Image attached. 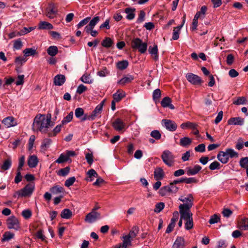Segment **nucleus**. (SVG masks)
<instances>
[{"label":"nucleus","instance_id":"obj_8","mask_svg":"<svg viewBox=\"0 0 248 248\" xmlns=\"http://www.w3.org/2000/svg\"><path fill=\"white\" fill-rule=\"evenodd\" d=\"M58 13L56 4L53 2L49 3L46 9V16L50 19H53Z\"/></svg>","mask_w":248,"mask_h":248},{"label":"nucleus","instance_id":"obj_24","mask_svg":"<svg viewBox=\"0 0 248 248\" xmlns=\"http://www.w3.org/2000/svg\"><path fill=\"white\" fill-rule=\"evenodd\" d=\"M38 29L40 30H51L53 29V26L48 22L40 21L38 24Z\"/></svg>","mask_w":248,"mask_h":248},{"label":"nucleus","instance_id":"obj_35","mask_svg":"<svg viewBox=\"0 0 248 248\" xmlns=\"http://www.w3.org/2000/svg\"><path fill=\"white\" fill-rule=\"evenodd\" d=\"M197 125L196 124L191 123L190 122H187L183 123L181 124L180 127L182 129L190 128L193 130L196 129Z\"/></svg>","mask_w":248,"mask_h":248},{"label":"nucleus","instance_id":"obj_57","mask_svg":"<svg viewBox=\"0 0 248 248\" xmlns=\"http://www.w3.org/2000/svg\"><path fill=\"white\" fill-rule=\"evenodd\" d=\"M75 181L76 178L75 177L73 176L70 177L65 181L64 185L67 187H69L70 186L73 185Z\"/></svg>","mask_w":248,"mask_h":248},{"label":"nucleus","instance_id":"obj_59","mask_svg":"<svg viewBox=\"0 0 248 248\" xmlns=\"http://www.w3.org/2000/svg\"><path fill=\"white\" fill-rule=\"evenodd\" d=\"M34 29H35V27H29V28L24 27V28H23V29L22 30H21L20 31L19 34L20 35H23L26 34L31 32V31L33 30Z\"/></svg>","mask_w":248,"mask_h":248},{"label":"nucleus","instance_id":"obj_48","mask_svg":"<svg viewBox=\"0 0 248 248\" xmlns=\"http://www.w3.org/2000/svg\"><path fill=\"white\" fill-rule=\"evenodd\" d=\"M81 81L85 83L91 84L93 82V79H91L90 75L84 74L80 78Z\"/></svg>","mask_w":248,"mask_h":248},{"label":"nucleus","instance_id":"obj_7","mask_svg":"<svg viewBox=\"0 0 248 248\" xmlns=\"http://www.w3.org/2000/svg\"><path fill=\"white\" fill-rule=\"evenodd\" d=\"M35 188V185L33 183H29L23 188L20 190L21 197H30L33 193Z\"/></svg>","mask_w":248,"mask_h":248},{"label":"nucleus","instance_id":"obj_15","mask_svg":"<svg viewBox=\"0 0 248 248\" xmlns=\"http://www.w3.org/2000/svg\"><path fill=\"white\" fill-rule=\"evenodd\" d=\"M124 123L120 118H117L112 123V126L118 131L122 130L125 127Z\"/></svg>","mask_w":248,"mask_h":248},{"label":"nucleus","instance_id":"obj_38","mask_svg":"<svg viewBox=\"0 0 248 248\" xmlns=\"http://www.w3.org/2000/svg\"><path fill=\"white\" fill-rule=\"evenodd\" d=\"M128 65V62L126 60L120 61L117 63V68L121 70L126 69Z\"/></svg>","mask_w":248,"mask_h":248},{"label":"nucleus","instance_id":"obj_2","mask_svg":"<svg viewBox=\"0 0 248 248\" xmlns=\"http://www.w3.org/2000/svg\"><path fill=\"white\" fill-rule=\"evenodd\" d=\"M179 208L181 218L186 221L185 224V229L187 230L191 229L193 227L192 214L190 210L191 203L180 204Z\"/></svg>","mask_w":248,"mask_h":248},{"label":"nucleus","instance_id":"obj_45","mask_svg":"<svg viewBox=\"0 0 248 248\" xmlns=\"http://www.w3.org/2000/svg\"><path fill=\"white\" fill-rule=\"evenodd\" d=\"M239 165L242 168L246 169L248 168V157L241 158L239 161Z\"/></svg>","mask_w":248,"mask_h":248},{"label":"nucleus","instance_id":"obj_37","mask_svg":"<svg viewBox=\"0 0 248 248\" xmlns=\"http://www.w3.org/2000/svg\"><path fill=\"white\" fill-rule=\"evenodd\" d=\"M139 227L137 226H134L130 231L129 234H127V235L129 236L130 238L133 239L137 236V234L139 232Z\"/></svg>","mask_w":248,"mask_h":248},{"label":"nucleus","instance_id":"obj_6","mask_svg":"<svg viewBox=\"0 0 248 248\" xmlns=\"http://www.w3.org/2000/svg\"><path fill=\"white\" fill-rule=\"evenodd\" d=\"M6 224L9 229L18 230L20 229V224L18 219L15 216L9 217L6 220Z\"/></svg>","mask_w":248,"mask_h":248},{"label":"nucleus","instance_id":"obj_9","mask_svg":"<svg viewBox=\"0 0 248 248\" xmlns=\"http://www.w3.org/2000/svg\"><path fill=\"white\" fill-rule=\"evenodd\" d=\"M186 77L187 80L193 85H200L203 82L199 76L191 73H187Z\"/></svg>","mask_w":248,"mask_h":248},{"label":"nucleus","instance_id":"obj_33","mask_svg":"<svg viewBox=\"0 0 248 248\" xmlns=\"http://www.w3.org/2000/svg\"><path fill=\"white\" fill-rule=\"evenodd\" d=\"M179 200H180V201H181L183 202H185L183 204H189V203H191V207L193 206V198L191 194H189L188 195V197H186V198L183 197L181 196V197H180L179 198Z\"/></svg>","mask_w":248,"mask_h":248},{"label":"nucleus","instance_id":"obj_50","mask_svg":"<svg viewBox=\"0 0 248 248\" xmlns=\"http://www.w3.org/2000/svg\"><path fill=\"white\" fill-rule=\"evenodd\" d=\"M164 206L165 204L163 202H160L157 203L155 206L154 212L155 213H159L164 209Z\"/></svg>","mask_w":248,"mask_h":248},{"label":"nucleus","instance_id":"obj_27","mask_svg":"<svg viewBox=\"0 0 248 248\" xmlns=\"http://www.w3.org/2000/svg\"><path fill=\"white\" fill-rule=\"evenodd\" d=\"M136 9L132 8H126L124 10V12L127 14L126 18L128 20H132L134 18L135 14L134 13Z\"/></svg>","mask_w":248,"mask_h":248},{"label":"nucleus","instance_id":"obj_51","mask_svg":"<svg viewBox=\"0 0 248 248\" xmlns=\"http://www.w3.org/2000/svg\"><path fill=\"white\" fill-rule=\"evenodd\" d=\"M73 116V113L72 111H71L66 117H65L63 120L62 122V124H64L70 122Z\"/></svg>","mask_w":248,"mask_h":248},{"label":"nucleus","instance_id":"obj_60","mask_svg":"<svg viewBox=\"0 0 248 248\" xmlns=\"http://www.w3.org/2000/svg\"><path fill=\"white\" fill-rule=\"evenodd\" d=\"M244 147V141L242 138H239L237 142L236 143L235 148L238 150H241Z\"/></svg>","mask_w":248,"mask_h":248},{"label":"nucleus","instance_id":"obj_14","mask_svg":"<svg viewBox=\"0 0 248 248\" xmlns=\"http://www.w3.org/2000/svg\"><path fill=\"white\" fill-rule=\"evenodd\" d=\"M186 246V243L182 237H177L174 242L172 248H185Z\"/></svg>","mask_w":248,"mask_h":248},{"label":"nucleus","instance_id":"obj_26","mask_svg":"<svg viewBox=\"0 0 248 248\" xmlns=\"http://www.w3.org/2000/svg\"><path fill=\"white\" fill-rule=\"evenodd\" d=\"M113 40L109 37L105 38V39L101 42V45L103 47L106 48L111 47L113 46Z\"/></svg>","mask_w":248,"mask_h":248},{"label":"nucleus","instance_id":"obj_5","mask_svg":"<svg viewBox=\"0 0 248 248\" xmlns=\"http://www.w3.org/2000/svg\"><path fill=\"white\" fill-rule=\"evenodd\" d=\"M161 157L163 162L168 166L171 167L173 165L175 156L170 151H164L161 155Z\"/></svg>","mask_w":248,"mask_h":248},{"label":"nucleus","instance_id":"obj_54","mask_svg":"<svg viewBox=\"0 0 248 248\" xmlns=\"http://www.w3.org/2000/svg\"><path fill=\"white\" fill-rule=\"evenodd\" d=\"M27 60L23 57H17L15 59V63L17 65H22Z\"/></svg>","mask_w":248,"mask_h":248},{"label":"nucleus","instance_id":"obj_3","mask_svg":"<svg viewBox=\"0 0 248 248\" xmlns=\"http://www.w3.org/2000/svg\"><path fill=\"white\" fill-rule=\"evenodd\" d=\"M238 156V154L235 152L233 149L232 148H227L225 151L219 152L217 158L223 164L227 163L228 161L229 157H237Z\"/></svg>","mask_w":248,"mask_h":248},{"label":"nucleus","instance_id":"obj_62","mask_svg":"<svg viewBox=\"0 0 248 248\" xmlns=\"http://www.w3.org/2000/svg\"><path fill=\"white\" fill-rule=\"evenodd\" d=\"M145 13L144 11L141 10L140 11L139 17L137 19V22L140 23L142 22L145 19Z\"/></svg>","mask_w":248,"mask_h":248},{"label":"nucleus","instance_id":"obj_53","mask_svg":"<svg viewBox=\"0 0 248 248\" xmlns=\"http://www.w3.org/2000/svg\"><path fill=\"white\" fill-rule=\"evenodd\" d=\"M168 192H170L169 186L162 187L159 190V193L161 196H164Z\"/></svg>","mask_w":248,"mask_h":248},{"label":"nucleus","instance_id":"obj_30","mask_svg":"<svg viewBox=\"0 0 248 248\" xmlns=\"http://www.w3.org/2000/svg\"><path fill=\"white\" fill-rule=\"evenodd\" d=\"M164 177V172L161 168L156 169L154 171V178L156 180H161Z\"/></svg>","mask_w":248,"mask_h":248},{"label":"nucleus","instance_id":"obj_46","mask_svg":"<svg viewBox=\"0 0 248 248\" xmlns=\"http://www.w3.org/2000/svg\"><path fill=\"white\" fill-rule=\"evenodd\" d=\"M36 50L33 48H28L24 50L23 53L25 56H33L36 53Z\"/></svg>","mask_w":248,"mask_h":248},{"label":"nucleus","instance_id":"obj_49","mask_svg":"<svg viewBox=\"0 0 248 248\" xmlns=\"http://www.w3.org/2000/svg\"><path fill=\"white\" fill-rule=\"evenodd\" d=\"M69 171L70 168L69 167H66L60 170L58 172V175L62 176H65L69 173Z\"/></svg>","mask_w":248,"mask_h":248},{"label":"nucleus","instance_id":"obj_11","mask_svg":"<svg viewBox=\"0 0 248 248\" xmlns=\"http://www.w3.org/2000/svg\"><path fill=\"white\" fill-rule=\"evenodd\" d=\"M105 100H103L98 104L94 108L91 114L93 120H95L97 118L101 117V114L103 109V107L104 105Z\"/></svg>","mask_w":248,"mask_h":248},{"label":"nucleus","instance_id":"obj_36","mask_svg":"<svg viewBox=\"0 0 248 248\" xmlns=\"http://www.w3.org/2000/svg\"><path fill=\"white\" fill-rule=\"evenodd\" d=\"M248 103V101L246 97H238L236 100L233 101V104L236 105H246Z\"/></svg>","mask_w":248,"mask_h":248},{"label":"nucleus","instance_id":"obj_20","mask_svg":"<svg viewBox=\"0 0 248 248\" xmlns=\"http://www.w3.org/2000/svg\"><path fill=\"white\" fill-rule=\"evenodd\" d=\"M171 100L169 97H165L163 98L161 102V106L163 108L169 107L171 109H174V106L171 104Z\"/></svg>","mask_w":248,"mask_h":248},{"label":"nucleus","instance_id":"obj_31","mask_svg":"<svg viewBox=\"0 0 248 248\" xmlns=\"http://www.w3.org/2000/svg\"><path fill=\"white\" fill-rule=\"evenodd\" d=\"M50 191L52 194L57 195L59 194L63 193L64 190V188L62 186H55L50 188Z\"/></svg>","mask_w":248,"mask_h":248},{"label":"nucleus","instance_id":"obj_32","mask_svg":"<svg viewBox=\"0 0 248 248\" xmlns=\"http://www.w3.org/2000/svg\"><path fill=\"white\" fill-rule=\"evenodd\" d=\"M47 54L51 57L56 56L58 53V48L57 46H51L47 49Z\"/></svg>","mask_w":248,"mask_h":248},{"label":"nucleus","instance_id":"obj_13","mask_svg":"<svg viewBox=\"0 0 248 248\" xmlns=\"http://www.w3.org/2000/svg\"><path fill=\"white\" fill-rule=\"evenodd\" d=\"M186 19V15L184 14L183 17V22L181 25H179L176 27H175L173 30L172 39L174 40H177L179 38L180 31L182 27L183 26L185 23Z\"/></svg>","mask_w":248,"mask_h":248},{"label":"nucleus","instance_id":"obj_28","mask_svg":"<svg viewBox=\"0 0 248 248\" xmlns=\"http://www.w3.org/2000/svg\"><path fill=\"white\" fill-rule=\"evenodd\" d=\"M238 227L241 230H248V218L242 219L238 222Z\"/></svg>","mask_w":248,"mask_h":248},{"label":"nucleus","instance_id":"obj_41","mask_svg":"<svg viewBox=\"0 0 248 248\" xmlns=\"http://www.w3.org/2000/svg\"><path fill=\"white\" fill-rule=\"evenodd\" d=\"M122 239H123V242L121 244L123 246V247L126 248L127 246H130L131 245V238H130L127 235L123 236L122 237Z\"/></svg>","mask_w":248,"mask_h":248},{"label":"nucleus","instance_id":"obj_40","mask_svg":"<svg viewBox=\"0 0 248 248\" xmlns=\"http://www.w3.org/2000/svg\"><path fill=\"white\" fill-rule=\"evenodd\" d=\"M87 175H88V178L86 180L90 182L93 181V177H98V174L97 172L91 169L87 172Z\"/></svg>","mask_w":248,"mask_h":248},{"label":"nucleus","instance_id":"obj_18","mask_svg":"<svg viewBox=\"0 0 248 248\" xmlns=\"http://www.w3.org/2000/svg\"><path fill=\"white\" fill-rule=\"evenodd\" d=\"M2 123L7 127H10L15 126L17 124L16 122L15 121V118L13 117L9 116L4 118Z\"/></svg>","mask_w":248,"mask_h":248},{"label":"nucleus","instance_id":"obj_39","mask_svg":"<svg viewBox=\"0 0 248 248\" xmlns=\"http://www.w3.org/2000/svg\"><path fill=\"white\" fill-rule=\"evenodd\" d=\"M191 140L188 137L181 138L180 140V145L183 147H186L191 144Z\"/></svg>","mask_w":248,"mask_h":248},{"label":"nucleus","instance_id":"obj_58","mask_svg":"<svg viewBox=\"0 0 248 248\" xmlns=\"http://www.w3.org/2000/svg\"><path fill=\"white\" fill-rule=\"evenodd\" d=\"M68 160L66 155L61 154L59 157L56 160V162L58 163H62Z\"/></svg>","mask_w":248,"mask_h":248},{"label":"nucleus","instance_id":"obj_12","mask_svg":"<svg viewBox=\"0 0 248 248\" xmlns=\"http://www.w3.org/2000/svg\"><path fill=\"white\" fill-rule=\"evenodd\" d=\"M101 217L100 214L96 211H92L88 213L85 218V221L92 223Z\"/></svg>","mask_w":248,"mask_h":248},{"label":"nucleus","instance_id":"obj_56","mask_svg":"<svg viewBox=\"0 0 248 248\" xmlns=\"http://www.w3.org/2000/svg\"><path fill=\"white\" fill-rule=\"evenodd\" d=\"M220 164L217 161L212 162L209 166V169L211 170H219L220 169Z\"/></svg>","mask_w":248,"mask_h":248},{"label":"nucleus","instance_id":"obj_19","mask_svg":"<svg viewBox=\"0 0 248 248\" xmlns=\"http://www.w3.org/2000/svg\"><path fill=\"white\" fill-rule=\"evenodd\" d=\"M202 169V167L200 165H196L193 168H186V174L188 176L194 175L197 174Z\"/></svg>","mask_w":248,"mask_h":248},{"label":"nucleus","instance_id":"obj_23","mask_svg":"<svg viewBox=\"0 0 248 248\" xmlns=\"http://www.w3.org/2000/svg\"><path fill=\"white\" fill-rule=\"evenodd\" d=\"M134 79V77L131 75H127L118 81V84L122 86L130 83Z\"/></svg>","mask_w":248,"mask_h":248},{"label":"nucleus","instance_id":"obj_16","mask_svg":"<svg viewBox=\"0 0 248 248\" xmlns=\"http://www.w3.org/2000/svg\"><path fill=\"white\" fill-rule=\"evenodd\" d=\"M227 123L229 125H242L244 123V119L241 117H232L228 120Z\"/></svg>","mask_w":248,"mask_h":248},{"label":"nucleus","instance_id":"obj_47","mask_svg":"<svg viewBox=\"0 0 248 248\" xmlns=\"http://www.w3.org/2000/svg\"><path fill=\"white\" fill-rule=\"evenodd\" d=\"M176 185L177 184L173 183V181L170 183L169 185L170 193H176L178 192L179 187Z\"/></svg>","mask_w":248,"mask_h":248},{"label":"nucleus","instance_id":"obj_43","mask_svg":"<svg viewBox=\"0 0 248 248\" xmlns=\"http://www.w3.org/2000/svg\"><path fill=\"white\" fill-rule=\"evenodd\" d=\"M14 236V234L11 232H6L3 235L2 238V241H8L10 239H12Z\"/></svg>","mask_w":248,"mask_h":248},{"label":"nucleus","instance_id":"obj_25","mask_svg":"<svg viewBox=\"0 0 248 248\" xmlns=\"http://www.w3.org/2000/svg\"><path fill=\"white\" fill-rule=\"evenodd\" d=\"M149 52L153 56V59L155 61L158 60V48L156 45H155L153 47L150 46L149 48Z\"/></svg>","mask_w":248,"mask_h":248},{"label":"nucleus","instance_id":"obj_61","mask_svg":"<svg viewBox=\"0 0 248 248\" xmlns=\"http://www.w3.org/2000/svg\"><path fill=\"white\" fill-rule=\"evenodd\" d=\"M85 158L87 160V163L89 165H92L93 163V156L92 153H87L85 155Z\"/></svg>","mask_w":248,"mask_h":248},{"label":"nucleus","instance_id":"obj_42","mask_svg":"<svg viewBox=\"0 0 248 248\" xmlns=\"http://www.w3.org/2000/svg\"><path fill=\"white\" fill-rule=\"evenodd\" d=\"M62 124L59 125H57L53 130L50 132H49L48 135L50 137L55 136L58 133H59L61 130V128L62 126Z\"/></svg>","mask_w":248,"mask_h":248},{"label":"nucleus","instance_id":"obj_64","mask_svg":"<svg viewBox=\"0 0 248 248\" xmlns=\"http://www.w3.org/2000/svg\"><path fill=\"white\" fill-rule=\"evenodd\" d=\"M194 149L197 152H204L205 151V145L203 143L200 144L195 147Z\"/></svg>","mask_w":248,"mask_h":248},{"label":"nucleus","instance_id":"obj_4","mask_svg":"<svg viewBox=\"0 0 248 248\" xmlns=\"http://www.w3.org/2000/svg\"><path fill=\"white\" fill-rule=\"evenodd\" d=\"M131 47L132 49L138 50L140 53H144L147 49V43L143 42L142 40L139 38H133L131 42Z\"/></svg>","mask_w":248,"mask_h":248},{"label":"nucleus","instance_id":"obj_34","mask_svg":"<svg viewBox=\"0 0 248 248\" xmlns=\"http://www.w3.org/2000/svg\"><path fill=\"white\" fill-rule=\"evenodd\" d=\"M72 216V211L67 208L63 209L61 214V217L62 218L64 219H69Z\"/></svg>","mask_w":248,"mask_h":248},{"label":"nucleus","instance_id":"obj_55","mask_svg":"<svg viewBox=\"0 0 248 248\" xmlns=\"http://www.w3.org/2000/svg\"><path fill=\"white\" fill-rule=\"evenodd\" d=\"M75 116L77 118H79L84 114V111L81 108H78L75 109Z\"/></svg>","mask_w":248,"mask_h":248},{"label":"nucleus","instance_id":"obj_44","mask_svg":"<svg viewBox=\"0 0 248 248\" xmlns=\"http://www.w3.org/2000/svg\"><path fill=\"white\" fill-rule=\"evenodd\" d=\"M12 161L10 159H7L3 162L1 166V169L4 170H8L11 166Z\"/></svg>","mask_w":248,"mask_h":248},{"label":"nucleus","instance_id":"obj_17","mask_svg":"<svg viewBox=\"0 0 248 248\" xmlns=\"http://www.w3.org/2000/svg\"><path fill=\"white\" fill-rule=\"evenodd\" d=\"M100 18L99 16L94 17L90 22L89 24L87 25L85 28V31L89 33L90 31L93 30L96 24L99 22Z\"/></svg>","mask_w":248,"mask_h":248},{"label":"nucleus","instance_id":"obj_29","mask_svg":"<svg viewBox=\"0 0 248 248\" xmlns=\"http://www.w3.org/2000/svg\"><path fill=\"white\" fill-rule=\"evenodd\" d=\"M125 96V93L122 90H118L117 92L113 94V98L116 102H119L122 98Z\"/></svg>","mask_w":248,"mask_h":248},{"label":"nucleus","instance_id":"obj_52","mask_svg":"<svg viewBox=\"0 0 248 248\" xmlns=\"http://www.w3.org/2000/svg\"><path fill=\"white\" fill-rule=\"evenodd\" d=\"M150 135L152 137L155 139L156 140H158L160 139L161 137V135L159 131L157 130H155L152 131L151 132Z\"/></svg>","mask_w":248,"mask_h":248},{"label":"nucleus","instance_id":"obj_21","mask_svg":"<svg viewBox=\"0 0 248 248\" xmlns=\"http://www.w3.org/2000/svg\"><path fill=\"white\" fill-rule=\"evenodd\" d=\"M65 82V77L63 75H57L54 77V83L56 86H62Z\"/></svg>","mask_w":248,"mask_h":248},{"label":"nucleus","instance_id":"obj_1","mask_svg":"<svg viewBox=\"0 0 248 248\" xmlns=\"http://www.w3.org/2000/svg\"><path fill=\"white\" fill-rule=\"evenodd\" d=\"M51 115L47 114L46 116L42 114H37L33 120L32 129L34 131H40L46 133L48 128L50 126Z\"/></svg>","mask_w":248,"mask_h":248},{"label":"nucleus","instance_id":"obj_22","mask_svg":"<svg viewBox=\"0 0 248 248\" xmlns=\"http://www.w3.org/2000/svg\"><path fill=\"white\" fill-rule=\"evenodd\" d=\"M38 162V158L36 155H32L29 156L28 160V165L30 168H33L35 167Z\"/></svg>","mask_w":248,"mask_h":248},{"label":"nucleus","instance_id":"obj_63","mask_svg":"<svg viewBox=\"0 0 248 248\" xmlns=\"http://www.w3.org/2000/svg\"><path fill=\"white\" fill-rule=\"evenodd\" d=\"M87 90V88L83 84L79 85L77 89V93L81 94Z\"/></svg>","mask_w":248,"mask_h":248},{"label":"nucleus","instance_id":"obj_10","mask_svg":"<svg viewBox=\"0 0 248 248\" xmlns=\"http://www.w3.org/2000/svg\"><path fill=\"white\" fill-rule=\"evenodd\" d=\"M161 123L168 130L171 132L175 131L177 128V124L176 123L171 120L163 119L161 121Z\"/></svg>","mask_w":248,"mask_h":248}]
</instances>
